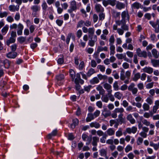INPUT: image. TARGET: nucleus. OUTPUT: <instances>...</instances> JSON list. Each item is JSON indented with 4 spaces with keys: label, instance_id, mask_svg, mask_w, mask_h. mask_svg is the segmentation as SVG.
<instances>
[{
    "label": "nucleus",
    "instance_id": "nucleus-26",
    "mask_svg": "<svg viewBox=\"0 0 159 159\" xmlns=\"http://www.w3.org/2000/svg\"><path fill=\"white\" fill-rule=\"evenodd\" d=\"M151 62L153 66L155 67L159 66V60L152 59Z\"/></svg>",
    "mask_w": 159,
    "mask_h": 159
},
{
    "label": "nucleus",
    "instance_id": "nucleus-20",
    "mask_svg": "<svg viewBox=\"0 0 159 159\" xmlns=\"http://www.w3.org/2000/svg\"><path fill=\"white\" fill-rule=\"evenodd\" d=\"M96 89L99 91V93L100 94L103 95L105 93V91L103 89L102 87L100 85H98L96 88Z\"/></svg>",
    "mask_w": 159,
    "mask_h": 159
},
{
    "label": "nucleus",
    "instance_id": "nucleus-3",
    "mask_svg": "<svg viewBox=\"0 0 159 159\" xmlns=\"http://www.w3.org/2000/svg\"><path fill=\"white\" fill-rule=\"evenodd\" d=\"M150 24L155 29L154 31L156 33H159V20L157 19L156 22L151 21L149 22Z\"/></svg>",
    "mask_w": 159,
    "mask_h": 159
},
{
    "label": "nucleus",
    "instance_id": "nucleus-36",
    "mask_svg": "<svg viewBox=\"0 0 159 159\" xmlns=\"http://www.w3.org/2000/svg\"><path fill=\"white\" fill-rule=\"evenodd\" d=\"M57 133V130L55 129L52 131V132L51 133L49 134L48 135V138L49 139H51L52 137L53 136H55Z\"/></svg>",
    "mask_w": 159,
    "mask_h": 159
},
{
    "label": "nucleus",
    "instance_id": "nucleus-56",
    "mask_svg": "<svg viewBox=\"0 0 159 159\" xmlns=\"http://www.w3.org/2000/svg\"><path fill=\"white\" fill-rule=\"evenodd\" d=\"M143 139L142 138L139 137L138 138L137 141V143L138 145L141 144L143 142Z\"/></svg>",
    "mask_w": 159,
    "mask_h": 159
},
{
    "label": "nucleus",
    "instance_id": "nucleus-12",
    "mask_svg": "<svg viewBox=\"0 0 159 159\" xmlns=\"http://www.w3.org/2000/svg\"><path fill=\"white\" fill-rule=\"evenodd\" d=\"M24 28L23 25L21 23H19L18 25L17 31V34L19 35H21L22 33V30Z\"/></svg>",
    "mask_w": 159,
    "mask_h": 159
},
{
    "label": "nucleus",
    "instance_id": "nucleus-8",
    "mask_svg": "<svg viewBox=\"0 0 159 159\" xmlns=\"http://www.w3.org/2000/svg\"><path fill=\"white\" fill-rule=\"evenodd\" d=\"M137 130V128L135 126H133L132 128H128L126 129L125 132L130 134L131 133L135 134Z\"/></svg>",
    "mask_w": 159,
    "mask_h": 159
},
{
    "label": "nucleus",
    "instance_id": "nucleus-58",
    "mask_svg": "<svg viewBox=\"0 0 159 159\" xmlns=\"http://www.w3.org/2000/svg\"><path fill=\"white\" fill-rule=\"evenodd\" d=\"M116 24L117 25H120L121 24L123 25V24H125L126 22L125 21H123L122 20H117L116 21Z\"/></svg>",
    "mask_w": 159,
    "mask_h": 159
},
{
    "label": "nucleus",
    "instance_id": "nucleus-30",
    "mask_svg": "<svg viewBox=\"0 0 159 159\" xmlns=\"http://www.w3.org/2000/svg\"><path fill=\"white\" fill-rule=\"evenodd\" d=\"M99 82V80L97 77H94L90 81V82L92 84H98Z\"/></svg>",
    "mask_w": 159,
    "mask_h": 159
},
{
    "label": "nucleus",
    "instance_id": "nucleus-4",
    "mask_svg": "<svg viewBox=\"0 0 159 159\" xmlns=\"http://www.w3.org/2000/svg\"><path fill=\"white\" fill-rule=\"evenodd\" d=\"M89 40L88 45L91 47L94 46L95 43L97 40V36L96 35L93 36L89 35Z\"/></svg>",
    "mask_w": 159,
    "mask_h": 159
},
{
    "label": "nucleus",
    "instance_id": "nucleus-22",
    "mask_svg": "<svg viewBox=\"0 0 159 159\" xmlns=\"http://www.w3.org/2000/svg\"><path fill=\"white\" fill-rule=\"evenodd\" d=\"M111 14L113 17L116 18L117 17H120V12H117L114 10H111Z\"/></svg>",
    "mask_w": 159,
    "mask_h": 159
},
{
    "label": "nucleus",
    "instance_id": "nucleus-38",
    "mask_svg": "<svg viewBox=\"0 0 159 159\" xmlns=\"http://www.w3.org/2000/svg\"><path fill=\"white\" fill-rule=\"evenodd\" d=\"M99 152L101 156H106V155H107V150L106 149L102 148L99 151Z\"/></svg>",
    "mask_w": 159,
    "mask_h": 159
},
{
    "label": "nucleus",
    "instance_id": "nucleus-27",
    "mask_svg": "<svg viewBox=\"0 0 159 159\" xmlns=\"http://www.w3.org/2000/svg\"><path fill=\"white\" fill-rule=\"evenodd\" d=\"M103 96L101 98L102 100L106 103H107L109 101V96L108 93L105 95H103Z\"/></svg>",
    "mask_w": 159,
    "mask_h": 159
},
{
    "label": "nucleus",
    "instance_id": "nucleus-1",
    "mask_svg": "<svg viewBox=\"0 0 159 159\" xmlns=\"http://www.w3.org/2000/svg\"><path fill=\"white\" fill-rule=\"evenodd\" d=\"M143 124L146 126H143L142 128L143 130L142 132H148L149 130V129L147 126H149L151 129H154L155 128V125L152 124L150 122L148 121L146 119H144L142 121Z\"/></svg>",
    "mask_w": 159,
    "mask_h": 159
},
{
    "label": "nucleus",
    "instance_id": "nucleus-47",
    "mask_svg": "<svg viewBox=\"0 0 159 159\" xmlns=\"http://www.w3.org/2000/svg\"><path fill=\"white\" fill-rule=\"evenodd\" d=\"M115 97L117 98L118 99L120 100L122 96V94L120 92H117L115 93L114 94Z\"/></svg>",
    "mask_w": 159,
    "mask_h": 159
},
{
    "label": "nucleus",
    "instance_id": "nucleus-42",
    "mask_svg": "<svg viewBox=\"0 0 159 159\" xmlns=\"http://www.w3.org/2000/svg\"><path fill=\"white\" fill-rule=\"evenodd\" d=\"M126 78L125 75V71L124 70H122L120 72V79L122 80H124Z\"/></svg>",
    "mask_w": 159,
    "mask_h": 159
},
{
    "label": "nucleus",
    "instance_id": "nucleus-14",
    "mask_svg": "<svg viewBox=\"0 0 159 159\" xmlns=\"http://www.w3.org/2000/svg\"><path fill=\"white\" fill-rule=\"evenodd\" d=\"M108 50V48L106 46L102 47L101 46H98L97 49V52L99 53L102 51H107Z\"/></svg>",
    "mask_w": 159,
    "mask_h": 159
},
{
    "label": "nucleus",
    "instance_id": "nucleus-59",
    "mask_svg": "<svg viewBox=\"0 0 159 159\" xmlns=\"http://www.w3.org/2000/svg\"><path fill=\"white\" fill-rule=\"evenodd\" d=\"M84 21L82 20H80V21H79L78 24H77V28L81 27H82V25L84 24Z\"/></svg>",
    "mask_w": 159,
    "mask_h": 159
},
{
    "label": "nucleus",
    "instance_id": "nucleus-15",
    "mask_svg": "<svg viewBox=\"0 0 159 159\" xmlns=\"http://www.w3.org/2000/svg\"><path fill=\"white\" fill-rule=\"evenodd\" d=\"M95 8L97 12H102L104 11L103 8L100 4H96L95 6Z\"/></svg>",
    "mask_w": 159,
    "mask_h": 159
},
{
    "label": "nucleus",
    "instance_id": "nucleus-24",
    "mask_svg": "<svg viewBox=\"0 0 159 159\" xmlns=\"http://www.w3.org/2000/svg\"><path fill=\"white\" fill-rule=\"evenodd\" d=\"M90 126L91 127H95L96 129L98 128L100 126V124L97 122H92L90 123Z\"/></svg>",
    "mask_w": 159,
    "mask_h": 159
},
{
    "label": "nucleus",
    "instance_id": "nucleus-63",
    "mask_svg": "<svg viewBox=\"0 0 159 159\" xmlns=\"http://www.w3.org/2000/svg\"><path fill=\"white\" fill-rule=\"evenodd\" d=\"M146 101L150 105L152 104L153 103V100L150 97H148L146 99Z\"/></svg>",
    "mask_w": 159,
    "mask_h": 159
},
{
    "label": "nucleus",
    "instance_id": "nucleus-35",
    "mask_svg": "<svg viewBox=\"0 0 159 159\" xmlns=\"http://www.w3.org/2000/svg\"><path fill=\"white\" fill-rule=\"evenodd\" d=\"M95 31V29L93 27L89 28L88 29L89 36H93Z\"/></svg>",
    "mask_w": 159,
    "mask_h": 159
},
{
    "label": "nucleus",
    "instance_id": "nucleus-61",
    "mask_svg": "<svg viewBox=\"0 0 159 159\" xmlns=\"http://www.w3.org/2000/svg\"><path fill=\"white\" fill-rule=\"evenodd\" d=\"M42 7L44 11H46V10L47 9L48 6H47L46 3L45 2H44L43 3L42 5Z\"/></svg>",
    "mask_w": 159,
    "mask_h": 159
},
{
    "label": "nucleus",
    "instance_id": "nucleus-2",
    "mask_svg": "<svg viewBox=\"0 0 159 159\" xmlns=\"http://www.w3.org/2000/svg\"><path fill=\"white\" fill-rule=\"evenodd\" d=\"M103 87L107 91L110 100L112 102L114 101L115 98L111 94L112 90L111 85L107 83H105L103 85Z\"/></svg>",
    "mask_w": 159,
    "mask_h": 159
},
{
    "label": "nucleus",
    "instance_id": "nucleus-54",
    "mask_svg": "<svg viewBox=\"0 0 159 159\" xmlns=\"http://www.w3.org/2000/svg\"><path fill=\"white\" fill-rule=\"evenodd\" d=\"M113 87L114 90L115 91H117L119 89V86L118 82L116 81L113 84Z\"/></svg>",
    "mask_w": 159,
    "mask_h": 159
},
{
    "label": "nucleus",
    "instance_id": "nucleus-55",
    "mask_svg": "<svg viewBox=\"0 0 159 159\" xmlns=\"http://www.w3.org/2000/svg\"><path fill=\"white\" fill-rule=\"evenodd\" d=\"M94 73L95 71L94 69L91 68L89 70L88 72L87 75L88 76H90Z\"/></svg>",
    "mask_w": 159,
    "mask_h": 159
},
{
    "label": "nucleus",
    "instance_id": "nucleus-45",
    "mask_svg": "<svg viewBox=\"0 0 159 159\" xmlns=\"http://www.w3.org/2000/svg\"><path fill=\"white\" fill-rule=\"evenodd\" d=\"M69 72L72 80L73 81L75 75V73L74 70L72 69L70 70Z\"/></svg>",
    "mask_w": 159,
    "mask_h": 159
},
{
    "label": "nucleus",
    "instance_id": "nucleus-64",
    "mask_svg": "<svg viewBox=\"0 0 159 159\" xmlns=\"http://www.w3.org/2000/svg\"><path fill=\"white\" fill-rule=\"evenodd\" d=\"M132 147L130 145H127L125 148V151L126 152H128L129 151L132 150Z\"/></svg>",
    "mask_w": 159,
    "mask_h": 159
},
{
    "label": "nucleus",
    "instance_id": "nucleus-50",
    "mask_svg": "<svg viewBox=\"0 0 159 159\" xmlns=\"http://www.w3.org/2000/svg\"><path fill=\"white\" fill-rule=\"evenodd\" d=\"M81 79L80 74L77 73L76 74V78L75 80V83H78V81H79Z\"/></svg>",
    "mask_w": 159,
    "mask_h": 159
},
{
    "label": "nucleus",
    "instance_id": "nucleus-13",
    "mask_svg": "<svg viewBox=\"0 0 159 159\" xmlns=\"http://www.w3.org/2000/svg\"><path fill=\"white\" fill-rule=\"evenodd\" d=\"M106 132L107 136H111L115 134V131L113 128H109L107 130Z\"/></svg>",
    "mask_w": 159,
    "mask_h": 159
},
{
    "label": "nucleus",
    "instance_id": "nucleus-33",
    "mask_svg": "<svg viewBox=\"0 0 159 159\" xmlns=\"http://www.w3.org/2000/svg\"><path fill=\"white\" fill-rule=\"evenodd\" d=\"M70 8L73 10H76L77 9L76 3L75 1H72L70 3Z\"/></svg>",
    "mask_w": 159,
    "mask_h": 159
},
{
    "label": "nucleus",
    "instance_id": "nucleus-32",
    "mask_svg": "<svg viewBox=\"0 0 159 159\" xmlns=\"http://www.w3.org/2000/svg\"><path fill=\"white\" fill-rule=\"evenodd\" d=\"M141 77V75L140 73H137L135 74L134 75V77L133 78V81H136Z\"/></svg>",
    "mask_w": 159,
    "mask_h": 159
},
{
    "label": "nucleus",
    "instance_id": "nucleus-37",
    "mask_svg": "<svg viewBox=\"0 0 159 159\" xmlns=\"http://www.w3.org/2000/svg\"><path fill=\"white\" fill-rule=\"evenodd\" d=\"M123 115L120 114L118 115V119L120 122L122 123H125V118L123 117Z\"/></svg>",
    "mask_w": 159,
    "mask_h": 159
},
{
    "label": "nucleus",
    "instance_id": "nucleus-39",
    "mask_svg": "<svg viewBox=\"0 0 159 159\" xmlns=\"http://www.w3.org/2000/svg\"><path fill=\"white\" fill-rule=\"evenodd\" d=\"M123 134L122 129L121 128H120L116 132V135L117 137H120Z\"/></svg>",
    "mask_w": 159,
    "mask_h": 159
},
{
    "label": "nucleus",
    "instance_id": "nucleus-46",
    "mask_svg": "<svg viewBox=\"0 0 159 159\" xmlns=\"http://www.w3.org/2000/svg\"><path fill=\"white\" fill-rule=\"evenodd\" d=\"M140 5L139 3L135 2L132 4V6L134 9H138L140 7Z\"/></svg>",
    "mask_w": 159,
    "mask_h": 159
},
{
    "label": "nucleus",
    "instance_id": "nucleus-17",
    "mask_svg": "<svg viewBox=\"0 0 159 159\" xmlns=\"http://www.w3.org/2000/svg\"><path fill=\"white\" fill-rule=\"evenodd\" d=\"M92 144L93 146H96L97 145V143L99 140V138L97 136L93 137L92 138Z\"/></svg>",
    "mask_w": 159,
    "mask_h": 159
},
{
    "label": "nucleus",
    "instance_id": "nucleus-40",
    "mask_svg": "<svg viewBox=\"0 0 159 159\" xmlns=\"http://www.w3.org/2000/svg\"><path fill=\"white\" fill-rule=\"evenodd\" d=\"M143 108L144 111H147L149 110L150 106L148 103H144L143 105Z\"/></svg>",
    "mask_w": 159,
    "mask_h": 159
},
{
    "label": "nucleus",
    "instance_id": "nucleus-18",
    "mask_svg": "<svg viewBox=\"0 0 159 159\" xmlns=\"http://www.w3.org/2000/svg\"><path fill=\"white\" fill-rule=\"evenodd\" d=\"M150 146L153 147L155 150H157L159 148V142L157 143H155L152 141H150Z\"/></svg>",
    "mask_w": 159,
    "mask_h": 159
},
{
    "label": "nucleus",
    "instance_id": "nucleus-49",
    "mask_svg": "<svg viewBox=\"0 0 159 159\" xmlns=\"http://www.w3.org/2000/svg\"><path fill=\"white\" fill-rule=\"evenodd\" d=\"M132 104L133 106H136L138 108H140L142 107V104L140 102L136 103L134 101L132 102Z\"/></svg>",
    "mask_w": 159,
    "mask_h": 159
},
{
    "label": "nucleus",
    "instance_id": "nucleus-5",
    "mask_svg": "<svg viewBox=\"0 0 159 159\" xmlns=\"http://www.w3.org/2000/svg\"><path fill=\"white\" fill-rule=\"evenodd\" d=\"M122 20L126 22V21H129V15L127 11H123L121 14Z\"/></svg>",
    "mask_w": 159,
    "mask_h": 159
},
{
    "label": "nucleus",
    "instance_id": "nucleus-57",
    "mask_svg": "<svg viewBox=\"0 0 159 159\" xmlns=\"http://www.w3.org/2000/svg\"><path fill=\"white\" fill-rule=\"evenodd\" d=\"M64 76L63 74H60L56 77V78L58 80H61L64 79Z\"/></svg>",
    "mask_w": 159,
    "mask_h": 159
},
{
    "label": "nucleus",
    "instance_id": "nucleus-62",
    "mask_svg": "<svg viewBox=\"0 0 159 159\" xmlns=\"http://www.w3.org/2000/svg\"><path fill=\"white\" fill-rule=\"evenodd\" d=\"M97 68L100 69V71L102 72H104L105 71V67L103 66L98 65L97 66Z\"/></svg>",
    "mask_w": 159,
    "mask_h": 159
},
{
    "label": "nucleus",
    "instance_id": "nucleus-31",
    "mask_svg": "<svg viewBox=\"0 0 159 159\" xmlns=\"http://www.w3.org/2000/svg\"><path fill=\"white\" fill-rule=\"evenodd\" d=\"M16 41L15 39L12 37H10L9 39L7 40L6 42V44L9 46L11 43H14Z\"/></svg>",
    "mask_w": 159,
    "mask_h": 159
},
{
    "label": "nucleus",
    "instance_id": "nucleus-53",
    "mask_svg": "<svg viewBox=\"0 0 159 159\" xmlns=\"http://www.w3.org/2000/svg\"><path fill=\"white\" fill-rule=\"evenodd\" d=\"M8 29V27L7 25L5 26L2 30V32L3 34H5Z\"/></svg>",
    "mask_w": 159,
    "mask_h": 159
},
{
    "label": "nucleus",
    "instance_id": "nucleus-44",
    "mask_svg": "<svg viewBox=\"0 0 159 159\" xmlns=\"http://www.w3.org/2000/svg\"><path fill=\"white\" fill-rule=\"evenodd\" d=\"M152 55L155 58H157L159 57L158 55L157 54V51L156 49H153L152 51Z\"/></svg>",
    "mask_w": 159,
    "mask_h": 159
},
{
    "label": "nucleus",
    "instance_id": "nucleus-9",
    "mask_svg": "<svg viewBox=\"0 0 159 159\" xmlns=\"http://www.w3.org/2000/svg\"><path fill=\"white\" fill-rule=\"evenodd\" d=\"M19 5L15 6L14 5H10L8 7L9 10L11 12H15L18 11L19 9Z\"/></svg>",
    "mask_w": 159,
    "mask_h": 159
},
{
    "label": "nucleus",
    "instance_id": "nucleus-52",
    "mask_svg": "<svg viewBox=\"0 0 159 159\" xmlns=\"http://www.w3.org/2000/svg\"><path fill=\"white\" fill-rule=\"evenodd\" d=\"M135 84L134 83H131L130 85L128 87V89L129 91H131L132 90L134 89L135 87Z\"/></svg>",
    "mask_w": 159,
    "mask_h": 159
},
{
    "label": "nucleus",
    "instance_id": "nucleus-7",
    "mask_svg": "<svg viewBox=\"0 0 159 159\" xmlns=\"http://www.w3.org/2000/svg\"><path fill=\"white\" fill-rule=\"evenodd\" d=\"M82 138L83 141H87L86 144L87 145H89L90 143L92 138L91 137H89L87 135L85 134H83L82 136Z\"/></svg>",
    "mask_w": 159,
    "mask_h": 159
},
{
    "label": "nucleus",
    "instance_id": "nucleus-28",
    "mask_svg": "<svg viewBox=\"0 0 159 159\" xmlns=\"http://www.w3.org/2000/svg\"><path fill=\"white\" fill-rule=\"evenodd\" d=\"M110 46V55H114L115 52V47L114 45H109Z\"/></svg>",
    "mask_w": 159,
    "mask_h": 159
},
{
    "label": "nucleus",
    "instance_id": "nucleus-6",
    "mask_svg": "<svg viewBox=\"0 0 159 159\" xmlns=\"http://www.w3.org/2000/svg\"><path fill=\"white\" fill-rule=\"evenodd\" d=\"M136 53L139 57L144 58H146L147 57V52L145 51H141V49L139 48L137 49Z\"/></svg>",
    "mask_w": 159,
    "mask_h": 159
},
{
    "label": "nucleus",
    "instance_id": "nucleus-10",
    "mask_svg": "<svg viewBox=\"0 0 159 159\" xmlns=\"http://www.w3.org/2000/svg\"><path fill=\"white\" fill-rule=\"evenodd\" d=\"M17 56V52H11L7 54V57L10 59H14Z\"/></svg>",
    "mask_w": 159,
    "mask_h": 159
},
{
    "label": "nucleus",
    "instance_id": "nucleus-19",
    "mask_svg": "<svg viewBox=\"0 0 159 159\" xmlns=\"http://www.w3.org/2000/svg\"><path fill=\"white\" fill-rule=\"evenodd\" d=\"M1 62L3 64L5 68H8L10 65V62L8 60L5 59L3 61H1Z\"/></svg>",
    "mask_w": 159,
    "mask_h": 159
},
{
    "label": "nucleus",
    "instance_id": "nucleus-29",
    "mask_svg": "<svg viewBox=\"0 0 159 159\" xmlns=\"http://www.w3.org/2000/svg\"><path fill=\"white\" fill-rule=\"evenodd\" d=\"M31 9L33 12H37L40 10V7L38 5H34L31 7Z\"/></svg>",
    "mask_w": 159,
    "mask_h": 159
},
{
    "label": "nucleus",
    "instance_id": "nucleus-25",
    "mask_svg": "<svg viewBox=\"0 0 159 159\" xmlns=\"http://www.w3.org/2000/svg\"><path fill=\"white\" fill-rule=\"evenodd\" d=\"M73 123L71 125V128L72 129H74L76 126L79 123V120L75 118L73 120Z\"/></svg>",
    "mask_w": 159,
    "mask_h": 159
},
{
    "label": "nucleus",
    "instance_id": "nucleus-41",
    "mask_svg": "<svg viewBox=\"0 0 159 159\" xmlns=\"http://www.w3.org/2000/svg\"><path fill=\"white\" fill-rule=\"evenodd\" d=\"M97 76L98 79L100 80H105L107 78V76L105 75H102V74H98Z\"/></svg>",
    "mask_w": 159,
    "mask_h": 159
},
{
    "label": "nucleus",
    "instance_id": "nucleus-11",
    "mask_svg": "<svg viewBox=\"0 0 159 159\" xmlns=\"http://www.w3.org/2000/svg\"><path fill=\"white\" fill-rule=\"evenodd\" d=\"M143 72L149 74H151L153 72V69L150 67H145L143 69Z\"/></svg>",
    "mask_w": 159,
    "mask_h": 159
},
{
    "label": "nucleus",
    "instance_id": "nucleus-34",
    "mask_svg": "<svg viewBox=\"0 0 159 159\" xmlns=\"http://www.w3.org/2000/svg\"><path fill=\"white\" fill-rule=\"evenodd\" d=\"M115 39L113 35H111L109 39V45H114Z\"/></svg>",
    "mask_w": 159,
    "mask_h": 159
},
{
    "label": "nucleus",
    "instance_id": "nucleus-60",
    "mask_svg": "<svg viewBox=\"0 0 159 159\" xmlns=\"http://www.w3.org/2000/svg\"><path fill=\"white\" fill-rule=\"evenodd\" d=\"M135 101L137 102H139L141 101L142 100V98L139 95L135 98Z\"/></svg>",
    "mask_w": 159,
    "mask_h": 159
},
{
    "label": "nucleus",
    "instance_id": "nucleus-23",
    "mask_svg": "<svg viewBox=\"0 0 159 159\" xmlns=\"http://www.w3.org/2000/svg\"><path fill=\"white\" fill-rule=\"evenodd\" d=\"M125 7V4L120 2H118L116 5V8L119 10H121L123 8H124Z\"/></svg>",
    "mask_w": 159,
    "mask_h": 159
},
{
    "label": "nucleus",
    "instance_id": "nucleus-43",
    "mask_svg": "<svg viewBox=\"0 0 159 159\" xmlns=\"http://www.w3.org/2000/svg\"><path fill=\"white\" fill-rule=\"evenodd\" d=\"M124 109L122 108H116L113 111V112H116V113H122L124 111Z\"/></svg>",
    "mask_w": 159,
    "mask_h": 159
},
{
    "label": "nucleus",
    "instance_id": "nucleus-16",
    "mask_svg": "<svg viewBox=\"0 0 159 159\" xmlns=\"http://www.w3.org/2000/svg\"><path fill=\"white\" fill-rule=\"evenodd\" d=\"M126 119L131 124H134L135 122V120L133 118L131 114L128 115Z\"/></svg>",
    "mask_w": 159,
    "mask_h": 159
},
{
    "label": "nucleus",
    "instance_id": "nucleus-48",
    "mask_svg": "<svg viewBox=\"0 0 159 159\" xmlns=\"http://www.w3.org/2000/svg\"><path fill=\"white\" fill-rule=\"evenodd\" d=\"M17 40L20 43H22L25 41L26 40V37L20 36L18 38Z\"/></svg>",
    "mask_w": 159,
    "mask_h": 159
},
{
    "label": "nucleus",
    "instance_id": "nucleus-21",
    "mask_svg": "<svg viewBox=\"0 0 159 159\" xmlns=\"http://www.w3.org/2000/svg\"><path fill=\"white\" fill-rule=\"evenodd\" d=\"M94 118L95 117L93 114L89 113L88 114V116L86 118V120L87 122H89L93 120Z\"/></svg>",
    "mask_w": 159,
    "mask_h": 159
},
{
    "label": "nucleus",
    "instance_id": "nucleus-51",
    "mask_svg": "<svg viewBox=\"0 0 159 159\" xmlns=\"http://www.w3.org/2000/svg\"><path fill=\"white\" fill-rule=\"evenodd\" d=\"M125 55V54H117L116 55V56L118 59H122L124 58Z\"/></svg>",
    "mask_w": 159,
    "mask_h": 159
}]
</instances>
